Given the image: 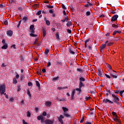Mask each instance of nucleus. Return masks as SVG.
<instances>
[{
    "label": "nucleus",
    "instance_id": "a211bd4d",
    "mask_svg": "<svg viewBox=\"0 0 124 124\" xmlns=\"http://www.w3.org/2000/svg\"><path fill=\"white\" fill-rule=\"evenodd\" d=\"M110 75L113 77V78H114L115 79L117 78V74H112V73H110Z\"/></svg>",
    "mask_w": 124,
    "mask_h": 124
},
{
    "label": "nucleus",
    "instance_id": "37998d69",
    "mask_svg": "<svg viewBox=\"0 0 124 124\" xmlns=\"http://www.w3.org/2000/svg\"><path fill=\"white\" fill-rule=\"evenodd\" d=\"M70 8L72 11H75V10L74 9V7L73 5L70 6Z\"/></svg>",
    "mask_w": 124,
    "mask_h": 124
},
{
    "label": "nucleus",
    "instance_id": "bf43d9fd",
    "mask_svg": "<svg viewBox=\"0 0 124 124\" xmlns=\"http://www.w3.org/2000/svg\"><path fill=\"white\" fill-rule=\"evenodd\" d=\"M13 100H14V99L13 98H10V102H13Z\"/></svg>",
    "mask_w": 124,
    "mask_h": 124
},
{
    "label": "nucleus",
    "instance_id": "f257e3e1",
    "mask_svg": "<svg viewBox=\"0 0 124 124\" xmlns=\"http://www.w3.org/2000/svg\"><path fill=\"white\" fill-rule=\"evenodd\" d=\"M5 93V85L4 84H0V93L2 95Z\"/></svg>",
    "mask_w": 124,
    "mask_h": 124
},
{
    "label": "nucleus",
    "instance_id": "412c9836",
    "mask_svg": "<svg viewBox=\"0 0 124 124\" xmlns=\"http://www.w3.org/2000/svg\"><path fill=\"white\" fill-rule=\"evenodd\" d=\"M67 23L66 24L67 27H70V26L72 25V23H71V21H67Z\"/></svg>",
    "mask_w": 124,
    "mask_h": 124
},
{
    "label": "nucleus",
    "instance_id": "69168bd1",
    "mask_svg": "<svg viewBox=\"0 0 124 124\" xmlns=\"http://www.w3.org/2000/svg\"><path fill=\"white\" fill-rule=\"evenodd\" d=\"M120 93V92L119 91V90H115V93H117V94H119Z\"/></svg>",
    "mask_w": 124,
    "mask_h": 124
},
{
    "label": "nucleus",
    "instance_id": "c756f323",
    "mask_svg": "<svg viewBox=\"0 0 124 124\" xmlns=\"http://www.w3.org/2000/svg\"><path fill=\"white\" fill-rule=\"evenodd\" d=\"M106 66H107V67H108V69H109L110 70H112V67H111V65H110L109 64L107 63V64H106Z\"/></svg>",
    "mask_w": 124,
    "mask_h": 124
},
{
    "label": "nucleus",
    "instance_id": "6e6d98bb",
    "mask_svg": "<svg viewBox=\"0 0 124 124\" xmlns=\"http://www.w3.org/2000/svg\"><path fill=\"white\" fill-rule=\"evenodd\" d=\"M42 115H43V116H44V117H45L46 116V115H47V113H46V112L44 111L43 112Z\"/></svg>",
    "mask_w": 124,
    "mask_h": 124
},
{
    "label": "nucleus",
    "instance_id": "9d476101",
    "mask_svg": "<svg viewBox=\"0 0 124 124\" xmlns=\"http://www.w3.org/2000/svg\"><path fill=\"white\" fill-rule=\"evenodd\" d=\"M45 105L46 106H47V107H50L52 105V102L50 101H47L45 102Z\"/></svg>",
    "mask_w": 124,
    "mask_h": 124
},
{
    "label": "nucleus",
    "instance_id": "e433bc0d",
    "mask_svg": "<svg viewBox=\"0 0 124 124\" xmlns=\"http://www.w3.org/2000/svg\"><path fill=\"white\" fill-rule=\"evenodd\" d=\"M49 49H46L45 52V53L46 54V55H48V53H49Z\"/></svg>",
    "mask_w": 124,
    "mask_h": 124
},
{
    "label": "nucleus",
    "instance_id": "f8f14e48",
    "mask_svg": "<svg viewBox=\"0 0 124 124\" xmlns=\"http://www.w3.org/2000/svg\"><path fill=\"white\" fill-rule=\"evenodd\" d=\"M113 121H114V122H116L117 124H121V121L120 120V119H119V118H117V117H115L113 118Z\"/></svg>",
    "mask_w": 124,
    "mask_h": 124
},
{
    "label": "nucleus",
    "instance_id": "a18cd8bd",
    "mask_svg": "<svg viewBox=\"0 0 124 124\" xmlns=\"http://www.w3.org/2000/svg\"><path fill=\"white\" fill-rule=\"evenodd\" d=\"M64 20H65V21H66V22H68L69 21H68V18L67 17V16H65Z\"/></svg>",
    "mask_w": 124,
    "mask_h": 124
},
{
    "label": "nucleus",
    "instance_id": "6ab92c4d",
    "mask_svg": "<svg viewBox=\"0 0 124 124\" xmlns=\"http://www.w3.org/2000/svg\"><path fill=\"white\" fill-rule=\"evenodd\" d=\"M69 52L72 55H74V54H75V52H74V51H73V50H72V48H69Z\"/></svg>",
    "mask_w": 124,
    "mask_h": 124
},
{
    "label": "nucleus",
    "instance_id": "7ed1b4c3",
    "mask_svg": "<svg viewBox=\"0 0 124 124\" xmlns=\"http://www.w3.org/2000/svg\"><path fill=\"white\" fill-rule=\"evenodd\" d=\"M112 96L113 97V101L114 102H117L120 100V97L119 96L112 94Z\"/></svg>",
    "mask_w": 124,
    "mask_h": 124
},
{
    "label": "nucleus",
    "instance_id": "5fc2aeb1",
    "mask_svg": "<svg viewBox=\"0 0 124 124\" xmlns=\"http://www.w3.org/2000/svg\"><path fill=\"white\" fill-rule=\"evenodd\" d=\"M105 75L106 77H107V78H108V79H110V78H111L110 76H109V75H107L106 74Z\"/></svg>",
    "mask_w": 124,
    "mask_h": 124
},
{
    "label": "nucleus",
    "instance_id": "5701e85b",
    "mask_svg": "<svg viewBox=\"0 0 124 124\" xmlns=\"http://www.w3.org/2000/svg\"><path fill=\"white\" fill-rule=\"evenodd\" d=\"M33 29H34V25H32L30 26V31H34L33 30Z\"/></svg>",
    "mask_w": 124,
    "mask_h": 124
},
{
    "label": "nucleus",
    "instance_id": "4468645a",
    "mask_svg": "<svg viewBox=\"0 0 124 124\" xmlns=\"http://www.w3.org/2000/svg\"><path fill=\"white\" fill-rule=\"evenodd\" d=\"M44 21H46V24L47 25V26H50V23L49 21L48 20H46V17L44 18Z\"/></svg>",
    "mask_w": 124,
    "mask_h": 124
},
{
    "label": "nucleus",
    "instance_id": "dca6fc26",
    "mask_svg": "<svg viewBox=\"0 0 124 124\" xmlns=\"http://www.w3.org/2000/svg\"><path fill=\"white\" fill-rule=\"evenodd\" d=\"M7 34L8 36H12V34H13V31H7Z\"/></svg>",
    "mask_w": 124,
    "mask_h": 124
},
{
    "label": "nucleus",
    "instance_id": "39448f33",
    "mask_svg": "<svg viewBox=\"0 0 124 124\" xmlns=\"http://www.w3.org/2000/svg\"><path fill=\"white\" fill-rule=\"evenodd\" d=\"M118 18H119V16L118 15H114L111 18V22H115Z\"/></svg>",
    "mask_w": 124,
    "mask_h": 124
},
{
    "label": "nucleus",
    "instance_id": "c85d7f7f",
    "mask_svg": "<svg viewBox=\"0 0 124 124\" xmlns=\"http://www.w3.org/2000/svg\"><path fill=\"white\" fill-rule=\"evenodd\" d=\"M64 116L66 117V118H70V115L68 114V113H66V112H65L64 113Z\"/></svg>",
    "mask_w": 124,
    "mask_h": 124
},
{
    "label": "nucleus",
    "instance_id": "58836bf2",
    "mask_svg": "<svg viewBox=\"0 0 124 124\" xmlns=\"http://www.w3.org/2000/svg\"><path fill=\"white\" fill-rule=\"evenodd\" d=\"M27 116L28 118H30V117H31V112H30V111H27Z\"/></svg>",
    "mask_w": 124,
    "mask_h": 124
},
{
    "label": "nucleus",
    "instance_id": "f3484780",
    "mask_svg": "<svg viewBox=\"0 0 124 124\" xmlns=\"http://www.w3.org/2000/svg\"><path fill=\"white\" fill-rule=\"evenodd\" d=\"M35 82L37 87L38 88V89H40V83H39V81L36 80Z\"/></svg>",
    "mask_w": 124,
    "mask_h": 124
},
{
    "label": "nucleus",
    "instance_id": "c03bdc74",
    "mask_svg": "<svg viewBox=\"0 0 124 124\" xmlns=\"http://www.w3.org/2000/svg\"><path fill=\"white\" fill-rule=\"evenodd\" d=\"M122 32L121 31H114L113 33V35H115L116 33H121Z\"/></svg>",
    "mask_w": 124,
    "mask_h": 124
},
{
    "label": "nucleus",
    "instance_id": "72a5a7b5",
    "mask_svg": "<svg viewBox=\"0 0 124 124\" xmlns=\"http://www.w3.org/2000/svg\"><path fill=\"white\" fill-rule=\"evenodd\" d=\"M57 65H59V66H61V65H62V62L61 61H58L57 62Z\"/></svg>",
    "mask_w": 124,
    "mask_h": 124
},
{
    "label": "nucleus",
    "instance_id": "09e8293b",
    "mask_svg": "<svg viewBox=\"0 0 124 124\" xmlns=\"http://www.w3.org/2000/svg\"><path fill=\"white\" fill-rule=\"evenodd\" d=\"M40 14H41V10H39V11L36 14V15L39 16V15H40Z\"/></svg>",
    "mask_w": 124,
    "mask_h": 124
},
{
    "label": "nucleus",
    "instance_id": "680f3d73",
    "mask_svg": "<svg viewBox=\"0 0 124 124\" xmlns=\"http://www.w3.org/2000/svg\"><path fill=\"white\" fill-rule=\"evenodd\" d=\"M49 13H50V14H53V13H54V11H53V10H50L49 11Z\"/></svg>",
    "mask_w": 124,
    "mask_h": 124
},
{
    "label": "nucleus",
    "instance_id": "473e14b6",
    "mask_svg": "<svg viewBox=\"0 0 124 124\" xmlns=\"http://www.w3.org/2000/svg\"><path fill=\"white\" fill-rule=\"evenodd\" d=\"M76 91H77V92H78L80 93H81V92H82V90H81V88L79 87V88H76Z\"/></svg>",
    "mask_w": 124,
    "mask_h": 124
},
{
    "label": "nucleus",
    "instance_id": "603ef678",
    "mask_svg": "<svg viewBox=\"0 0 124 124\" xmlns=\"http://www.w3.org/2000/svg\"><path fill=\"white\" fill-rule=\"evenodd\" d=\"M11 47V48H13V49H16V45H13Z\"/></svg>",
    "mask_w": 124,
    "mask_h": 124
},
{
    "label": "nucleus",
    "instance_id": "13d9d810",
    "mask_svg": "<svg viewBox=\"0 0 124 124\" xmlns=\"http://www.w3.org/2000/svg\"><path fill=\"white\" fill-rule=\"evenodd\" d=\"M112 115H113V116H115V118H117V114H116V112H112Z\"/></svg>",
    "mask_w": 124,
    "mask_h": 124
},
{
    "label": "nucleus",
    "instance_id": "c9c22d12",
    "mask_svg": "<svg viewBox=\"0 0 124 124\" xmlns=\"http://www.w3.org/2000/svg\"><path fill=\"white\" fill-rule=\"evenodd\" d=\"M58 80H59V77H57L56 78H54L53 79V81H54V82H56V81H58Z\"/></svg>",
    "mask_w": 124,
    "mask_h": 124
},
{
    "label": "nucleus",
    "instance_id": "a878e982",
    "mask_svg": "<svg viewBox=\"0 0 124 124\" xmlns=\"http://www.w3.org/2000/svg\"><path fill=\"white\" fill-rule=\"evenodd\" d=\"M42 14H47V13H49L48 12V10H43L42 11Z\"/></svg>",
    "mask_w": 124,
    "mask_h": 124
},
{
    "label": "nucleus",
    "instance_id": "393cba45",
    "mask_svg": "<svg viewBox=\"0 0 124 124\" xmlns=\"http://www.w3.org/2000/svg\"><path fill=\"white\" fill-rule=\"evenodd\" d=\"M82 87H84V84L82 82H79V88L81 89Z\"/></svg>",
    "mask_w": 124,
    "mask_h": 124
},
{
    "label": "nucleus",
    "instance_id": "6e6552de",
    "mask_svg": "<svg viewBox=\"0 0 124 124\" xmlns=\"http://www.w3.org/2000/svg\"><path fill=\"white\" fill-rule=\"evenodd\" d=\"M104 103H110V104H113V101L108 99H105L104 100Z\"/></svg>",
    "mask_w": 124,
    "mask_h": 124
},
{
    "label": "nucleus",
    "instance_id": "423d86ee",
    "mask_svg": "<svg viewBox=\"0 0 124 124\" xmlns=\"http://www.w3.org/2000/svg\"><path fill=\"white\" fill-rule=\"evenodd\" d=\"M108 42V41L107 40L106 42V43L105 44H102L101 46V52H103V50H104V49H105V47H106V44H107Z\"/></svg>",
    "mask_w": 124,
    "mask_h": 124
},
{
    "label": "nucleus",
    "instance_id": "cd10ccee",
    "mask_svg": "<svg viewBox=\"0 0 124 124\" xmlns=\"http://www.w3.org/2000/svg\"><path fill=\"white\" fill-rule=\"evenodd\" d=\"M62 109H63V110L64 111V113H65L66 112H67V111H68V108H67L64 107H62Z\"/></svg>",
    "mask_w": 124,
    "mask_h": 124
},
{
    "label": "nucleus",
    "instance_id": "052dcab7",
    "mask_svg": "<svg viewBox=\"0 0 124 124\" xmlns=\"http://www.w3.org/2000/svg\"><path fill=\"white\" fill-rule=\"evenodd\" d=\"M107 44H108V46H111V45H113V43H108Z\"/></svg>",
    "mask_w": 124,
    "mask_h": 124
},
{
    "label": "nucleus",
    "instance_id": "4c0bfd02",
    "mask_svg": "<svg viewBox=\"0 0 124 124\" xmlns=\"http://www.w3.org/2000/svg\"><path fill=\"white\" fill-rule=\"evenodd\" d=\"M27 94L30 96V97H31V92H30V90H28L27 91Z\"/></svg>",
    "mask_w": 124,
    "mask_h": 124
},
{
    "label": "nucleus",
    "instance_id": "0e129e2a",
    "mask_svg": "<svg viewBox=\"0 0 124 124\" xmlns=\"http://www.w3.org/2000/svg\"><path fill=\"white\" fill-rule=\"evenodd\" d=\"M57 90H63V87H61L57 88Z\"/></svg>",
    "mask_w": 124,
    "mask_h": 124
},
{
    "label": "nucleus",
    "instance_id": "8fccbe9b",
    "mask_svg": "<svg viewBox=\"0 0 124 124\" xmlns=\"http://www.w3.org/2000/svg\"><path fill=\"white\" fill-rule=\"evenodd\" d=\"M77 71H78V72H80V73L83 72V70L79 68L77 69Z\"/></svg>",
    "mask_w": 124,
    "mask_h": 124
},
{
    "label": "nucleus",
    "instance_id": "338daca9",
    "mask_svg": "<svg viewBox=\"0 0 124 124\" xmlns=\"http://www.w3.org/2000/svg\"><path fill=\"white\" fill-rule=\"evenodd\" d=\"M22 123L23 124H28V123L26 122L24 120H22Z\"/></svg>",
    "mask_w": 124,
    "mask_h": 124
},
{
    "label": "nucleus",
    "instance_id": "bb28decb",
    "mask_svg": "<svg viewBox=\"0 0 124 124\" xmlns=\"http://www.w3.org/2000/svg\"><path fill=\"white\" fill-rule=\"evenodd\" d=\"M4 7H5V5L4 4H3V3L0 4V8L3 9Z\"/></svg>",
    "mask_w": 124,
    "mask_h": 124
},
{
    "label": "nucleus",
    "instance_id": "79ce46f5",
    "mask_svg": "<svg viewBox=\"0 0 124 124\" xmlns=\"http://www.w3.org/2000/svg\"><path fill=\"white\" fill-rule=\"evenodd\" d=\"M13 84H17V79L16 78L13 79Z\"/></svg>",
    "mask_w": 124,
    "mask_h": 124
},
{
    "label": "nucleus",
    "instance_id": "aec40b11",
    "mask_svg": "<svg viewBox=\"0 0 124 124\" xmlns=\"http://www.w3.org/2000/svg\"><path fill=\"white\" fill-rule=\"evenodd\" d=\"M31 36H32L33 37H36V36H37V34H34V32H32L31 34H30Z\"/></svg>",
    "mask_w": 124,
    "mask_h": 124
},
{
    "label": "nucleus",
    "instance_id": "de8ad7c7",
    "mask_svg": "<svg viewBox=\"0 0 124 124\" xmlns=\"http://www.w3.org/2000/svg\"><path fill=\"white\" fill-rule=\"evenodd\" d=\"M47 8L52 9L54 8V6H49V5H47Z\"/></svg>",
    "mask_w": 124,
    "mask_h": 124
},
{
    "label": "nucleus",
    "instance_id": "2f4dec72",
    "mask_svg": "<svg viewBox=\"0 0 124 124\" xmlns=\"http://www.w3.org/2000/svg\"><path fill=\"white\" fill-rule=\"evenodd\" d=\"M124 93V90H123L122 91H120L119 93L120 95H121L122 96V97H123V98H124V96L123 95V93Z\"/></svg>",
    "mask_w": 124,
    "mask_h": 124
},
{
    "label": "nucleus",
    "instance_id": "774afa93",
    "mask_svg": "<svg viewBox=\"0 0 124 124\" xmlns=\"http://www.w3.org/2000/svg\"><path fill=\"white\" fill-rule=\"evenodd\" d=\"M44 122H45V120H44V117L43 119H41V122L44 123Z\"/></svg>",
    "mask_w": 124,
    "mask_h": 124
},
{
    "label": "nucleus",
    "instance_id": "a19ab883",
    "mask_svg": "<svg viewBox=\"0 0 124 124\" xmlns=\"http://www.w3.org/2000/svg\"><path fill=\"white\" fill-rule=\"evenodd\" d=\"M28 86L29 87H32V83H31V82H28Z\"/></svg>",
    "mask_w": 124,
    "mask_h": 124
},
{
    "label": "nucleus",
    "instance_id": "7c9ffc66",
    "mask_svg": "<svg viewBox=\"0 0 124 124\" xmlns=\"http://www.w3.org/2000/svg\"><path fill=\"white\" fill-rule=\"evenodd\" d=\"M79 81L80 82H85V78H84L83 77H81L79 78Z\"/></svg>",
    "mask_w": 124,
    "mask_h": 124
},
{
    "label": "nucleus",
    "instance_id": "1a4fd4ad",
    "mask_svg": "<svg viewBox=\"0 0 124 124\" xmlns=\"http://www.w3.org/2000/svg\"><path fill=\"white\" fill-rule=\"evenodd\" d=\"M118 28H119V26H118V25L115 24H113L112 25V28L111 29L113 31H115V30H116V29H118Z\"/></svg>",
    "mask_w": 124,
    "mask_h": 124
},
{
    "label": "nucleus",
    "instance_id": "9b49d317",
    "mask_svg": "<svg viewBox=\"0 0 124 124\" xmlns=\"http://www.w3.org/2000/svg\"><path fill=\"white\" fill-rule=\"evenodd\" d=\"M54 123V121L47 120H46V124H53Z\"/></svg>",
    "mask_w": 124,
    "mask_h": 124
},
{
    "label": "nucleus",
    "instance_id": "f704fd0d",
    "mask_svg": "<svg viewBox=\"0 0 124 124\" xmlns=\"http://www.w3.org/2000/svg\"><path fill=\"white\" fill-rule=\"evenodd\" d=\"M86 15L87 17L90 16L91 15V12H90V11H87V12H86Z\"/></svg>",
    "mask_w": 124,
    "mask_h": 124
},
{
    "label": "nucleus",
    "instance_id": "0eeeda50",
    "mask_svg": "<svg viewBox=\"0 0 124 124\" xmlns=\"http://www.w3.org/2000/svg\"><path fill=\"white\" fill-rule=\"evenodd\" d=\"M55 34L56 39H57V40H61V39L60 38V33H59V32H56Z\"/></svg>",
    "mask_w": 124,
    "mask_h": 124
},
{
    "label": "nucleus",
    "instance_id": "f03ea898",
    "mask_svg": "<svg viewBox=\"0 0 124 124\" xmlns=\"http://www.w3.org/2000/svg\"><path fill=\"white\" fill-rule=\"evenodd\" d=\"M97 73L98 76H100V77H103V75H104V74L103 73V70L102 68H98Z\"/></svg>",
    "mask_w": 124,
    "mask_h": 124
},
{
    "label": "nucleus",
    "instance_id": "49530a36",
    "mask_svg": "<svg viewBox=\"0 0 124 124\" xmlns=\"http://www.w3.org/2000/svg\"><path fill=\"white\" fill-rule=\"evenodd\" d=\"M4 25H5L6 26H8V21H7V20H5L4 21Z\"/></svg>",
    "mask_w": 124,
    "mask_h": 124
},
{
    "label": "nucleus",
    "instance_id": "e2e57ef3",
    "mask_svg": "<svg viewBox=\"0 0 124 124\" xmlns=\"http://www.w3.org/2000/svg\"><path fill=\"white\" fill-rule=\"evenodd\" d=\"M18 10H20V11H23V8L20 7L18 8Z\"/></svg>",
    "mask_w": 124,
    "mask_h": 124
},
{
    "label": "nucleus",
    "instance_id": "4d7b16f0",
    "mask_svg": "<svg viewBox=\"0 0 124 124\" xmlns=\"http://www.w3.org/2000/svg\"><path fill=\"white\" fill-rule=\"evenodd\" d=\"M47 66L49 67L51 66V62H47Z\"/></svg>",
    "mask_w": 124,
    "mask_h": 124
},
{
    "label": "nucleus",
    "instance_id": "ddd939ff",
    "mask_svg": "<svg viewBox=\"0 0 124 124\" xmlns=\"http://www.w3.org/2000/svg\"><path fill=\"white\" fill-rule=\"evenodd\" d=\"M75 94V90H73L72 91V94H71V99H73L74 98V95Z\"/></svg>",
    "mask_w": 124,
    "mask_h": 124
},
{
    "label": "nucleus",
    "instance_id": "b1692460",
    "mask_svg": "<svg viewBox=\"0 0 124 124\" xmlns=\"http://www.w3.org/2000/svg\"><path fill=\"white\" fill-rule=\"evenodd\" d=\"M27 20H28V17L24 16L22 18V21L24 22V23H26L27 22Z\"/></svg>",
    "mask_w": 124,
    "mask_h": 124
},
{
    "label": "nucleus",
    "instance_id": "20e7f679",
    "mask_svg": "<svg viewBox=\"0 0 124 124\" xmlns=\"http://www.w3.org/2000/svg\"><path fill=\"white\" fill-rule=\"evenodd\" d=\"M58 119L61 124H63V121H62V119H64V116L63 115H61L59 117H58Z\"/></svg>",
    "mask_w": 124,
    "mask_h": 124
},
{
    "label": "nucleus",
    "instance_id": "864d4df0",
    "mask_svg": "<svg viewBox=\"0 0 124 124\" xmlns=\"http://www.w3.org/2000/svg\"><path fill=\"white\" fill-rule=\"evenodd\" d=\"M62 8L63 9H64L65 10H66V7H65V5H64V4H62Z\"/></svg>",
    "mask_w": 124,
    "mask_h": 124
},
{
    "label": "nucleus",
    "instance_id": "ea45409f",
    "mask_svg": "<svg viewBox=\"0 0 124 124\" xmlns=\"http://www.w3.org/2000/svg\"><path fill=\"white\" fill-rule=\"evenodd\" d=\"M111 14H116L117 13V10H115L114 11H112V12H110Z\"/></svg>",
    "mask_w": 124,
    "mask_h": 124
},
{
    "label": "nucleus",
    "instance_id": "2eb2a0df",
    "mask_svg": "<svg viewBox=\"0 0 124 124\" xmlns=\"http://www.w3.org/2000/svg\"><path fill=\"white\" fill-rule=\"evenodd\" d=\"M8 47V46L7 45V44H4L3 46L1 47V48L6 49H7Z\"/></svg>",
    "mask_w": 124,
    "mask_h": 124
},
{
    "label": "nucleus",
    "instance_id": "3c124183",
    "mask_svg": "<svg viewBox=\"0 0 124 124\" xmlns=\"http://www.w3.org/2000/svg\"><path fill=\"white\" fill-rule=\"evenodd\" d=\"M106 36L108 37V38H109V37H111L110 36V33H108L106 34Z\"/></svg>",
    "mask_w": 124,
    "mask_h": 124
},
{
    "label": "nucleus",
    "instance_id": "4be33fe9",
    "mask_svg": "<svg viewBox=\"0 0 124 124\" xmlns=\"http://www.w3.org/2000/svg\"><path fill=\"white\" fill-rule=\"evenodd\" d=\"M44 117H43V116L41 115V116H38L37 117V120H38V121H41L42 119L44 118Z\"/></svg>",
    "mask_w": 124,
    "mask_h": 124
}]
</instances>
